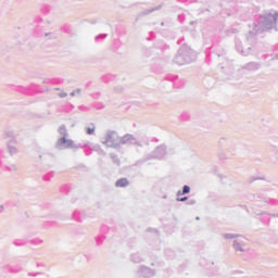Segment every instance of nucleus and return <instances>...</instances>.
<instances>
[{"label":"nucleus","mask_w":278,"mask_h":278,"mask_svg":"<svg viewBox=\"0 0 278 278\" xmlns=\"http://www.w3.org/2000/svg\"><path fill=\"white\" fill-rule=\"evenodd\" d=\"M177 201H188V197H185V198H177Z\"/></svg>","instance_id":"obj_7"},{"label":"nucleus","mask_w":278,"mask_h":278,"mask_svg":"<svg viewBox=\"0 0 278 278\" xmlns=\"http://www.w3.org/2000/svg\"><path fill=\"white\" fill-rule=\"evenodd\" d=\"M61 97H66V93H63Z\"/></svg>","instance_id":"obj_9"},{"label":"nucleus","mask_w":278,"mask_h":278,"mask_svg":"<svg viewBox=\"0 0 278 278\" xmlns=\"http://www.w3.org/2000/svg\"><path fill=\"white\" fill-rule=\"evenodd\" d=\"M190 192V188L188 186H185L182 189V194H188Z\"/></svg>","instance_id":"obj_4"},{"label":"nucleus","mask_w":278,"mask_h":278,"mask_svg":"<svg viewBox=\"0 0 278 278\" xmlns=\"http://www.w3.org/2000/svg\"><path fill=\"white\" fill-rule=\"evenodd\" d=\"M129 140H131V136L126 135L122 138V142L125 144V142H129Z\"/></svg>","instance_id":"obj_3"},{"label":"nucleus","mask_w":278,"mask_h":278,"mask_svg":"<svg viewBox=\"0 0 278 278\" xmlns=\"http://www.w3.org/2000/svg\"><path fill=\"white\" fill-rule=\"evenodd\" d=\"M129 186V181L126 178H121L116 181L117 188H127Z\"/></svg>","instance_id":"obj_2"},{"label":"nucleus","mask_w":278,"mask_h":278,"mask_svg":"<svg viewBox=\"0 0 278 278\" xmlns=\"http://www.w3.org/2000/svg\"><path fill=\"white\" fill-rule=\"evenodd\" d=\"M236 251H244V249H241L240 243H235Z\"/></svg>","instance_id":"obj_5"},{"label":"nucleus","mask_w":278,"mask_h":278,"mask_svg":"<svg viewBox=\"0 0 278 278\" xmlns=\"http://www.w3.org/2000/svg\"><path fill=\"white\" fill-rule=\"evenodd\" d=\"M87 134H89V136H91V134H94V127L88 128Z\"/></svg>","instance_id":"obj_6"},{"label":"nucleus","mask_w":278,"mask_h":278,"mask_svg":"<svg viewBox=\"0 0 278 278\" xmlns=\"http://www.w3.org/2000/svg\"><path fill=\"white\" fill-rule=\"evenodd\" d=\"M59 147H63V149H68V147H73V141L66 140V138H61L58 141Z\"/></svg>","instance_id":"obj_1"},{"label":"nucleus","mask_w":278,"mask_h":278,"mask_svg":"<svg viewBox=\"0 0 278 278\" xmlns=\"http://www.w3.org/2000/svg\"><path fill=\"white\" fill-rule=\"evenodd\" d=\"M110 138H112V136H108V139H106V144H110Z\"/></svg>","instance_id":"obj_8"}]
</instances>
